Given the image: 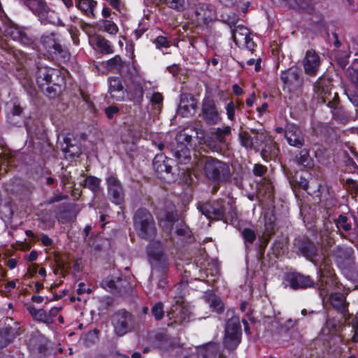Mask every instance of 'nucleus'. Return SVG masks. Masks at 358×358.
<instances>
[{"label":"nucleus","instance_id":"f257e3e1","mask_svg":"<svg viewBox=\"0 0 358 358\" xmlns=\"http://www.w3.org/2000/svg\"><path fill=\"white\" fill-rule=\"evenodd\" d=\"M320 280L317 283L320 296L324 299L329 296L331 305L338 311L343 312L345 307V297L343 294L331 292V287L336 284L334 271L324 263L319 269Z\"/></svg>","mask_w":358,"mask_h":358},{"label":"nucleus","instance_id":"f03ea898","mask_svg":"<svg viewBox=\"0 0 358 358\" xmlns=\"http://www.w3.org/2000/svg\"><path fill=\"white\" fill-rule=\"evenodd\" d=\"M36 83L41 90L49 97H55L64 88V78L56 69L47 66L38 67Z\"/></svg>","mask_w":358,"mask_h":358},{"label":"nucleus","instance_id":"7ed1b4c3","mask_svg":"<svg viewBox=\"0 0 358 358\" xmlns=\"http://www.w3.org/2000/svg\"><path fill=\"white\" fill-rule=\"evenodd\" d=\"M24 3L38 18L41 24L64 27V23L54 10L50 9L45 0H24Z\"/></svg>","mask_w":358,"mask_h":358},{"label":"nucleus","instance_id":"20e7f679","mask_svg":"<svg viewBox=\"0 0 358 358\" xmlns=\"http://www.w3.org/2000/svg\"><path fill=\"white\" fill-rule=\"evenodd\" d=\"M134 224L138 234L143 238L155 236L156 228L152 215L144 208L138 209L134 217Z\"/></svg>","mask_w":358,"mask_h":358},{"label":"nucleus","instance_id":"39448f33","mask_svg":"<svg viewBox=\"0 0 358 358\" xmlns=\"http://www.w3.org/2000/svg\"><path fill=\"white\" fill-rule=\"evenodd\" d=\"M241 341V327L238 317L229 319L225 328L224 345L229 350H234L239 345Z\"/></svg>","mask_w":358,"mask_h":358},{"label":"nucleus","instance_id":"423d86ee","mask_svg":"<svg viewBox=\"0 0 358 358\" xmlns=\"http://www.w3.org/2000/svg\"><path fill=\"white\" fill-rule=\"evenodd\" d=\"M204 171L206 176L215 181H223L229 176V168L227 164L214 158H207Z\"/></svg>","mask_w":358,"mask_h":358},{"label":"nucleus","instance_id":"0eeeda50","mask_svg":"<svg viewBox=\"0 0 358 358\" xmlns=\"http://www.w3.org/2000/svg\"><path fill=\"white\" fill-rule=\"evenodd\" d=\"M41 45L51 57H60L64 60L69 59V53L62 48L54 34L43 36L41 38Z\"/></svg>","mask_w":358,"mask_h":358},{"label":"nucleus","instance_id":"6e6552de","mask_svg":"<svg viewBox=\"0 0 358 358\" xmlns=\"http://www.w3.org/2000/svg\"><path fill=\"white\" fill-rule=\"evenodd\" d=\"M232 38L240 48H246L252 51L255 47L249 29L243 25L238 24L234 27L232 30Z\"/></svg>","mask_w":358,"mask_h":358},{"label":"nucleus","instance_id":"1a4fd4ad","mask_svg":"<svg viewBox=\"0 0 358 358\" xmlns=\"http://www.w3.org/2000/svg\"><path fill=\"white\" fill-rule=\"evenodd\" d=\"M280 79L289 91L299 90L303 85V78L301 76V71L296 66H292L282 71L280 73Z\"/></svg>","mask_w":358,"mask_h":358},{"label":"nucleus","instance_id":"9d476101","mask_svg":"<svg viewBox=\"0 0 358 358\" xmlns=\"http://www.w3.org/2000/svg\"><path fill=\"white\" fill-rule=\"evenodd\" d=\"M147 255L152 266L164 264L166 262L164 246L159 241L150 242L147 247Z\"/></svg>","mask_w":358,"mask_h":358},{"label":"nucleus","instance_id":"9b49d317","mask_svg":"<svg viewBox=\"0 0 358 358\" xmlns=\"http://www.w3.org/2000/svg\"><path fill=\"white\" fill-rule=\"evenodd\" d=\"M321 64L320 55L314 50L306 51L303 59V66L305 73L310 76L317 75Z\"/></svg>","mask_w":358,"mask_h":358},{"label":"nucleus","instance_id":"f8f14e48","mask_svg":"<svg viewBox=\"0 0 358 358\" xmlns=\"http://www.w3.org/2000/svg\"><path fill=\"white\" fill-rule=\"evenodd\" d=\"M108 193L113 203L120 205L124 201L122 187L115 176H110L106 179Z\"/></svg>","mask_w":358,"mask_h":358},{"label":"nucleus","instance_id":"ddd939ff","mask_svg":"<svg viewBox=\"0 0 358 358\" xmlns=\"http://www.w3.org/2000/svg\"><path fill=\"white\" fill-rule=\"evenodd\" d=\"M285 136L291 146L301 148L304 144L303 132L294 124H288L286 126Z\"/></svg>","mask_w":358,"mask_h":358},{"label":"nucleus","instance_id":"4468645a","mask_svg":"<svg viewBox=\"0 0 358 358\" xmlns=\"http://www.w3.org/2000/svg\"><path fill=\"white\" fill-rule=\"evenodd\" d=\"M215 17L213 6L206 4H199L194 10L192 16L194 20L199 24H206Z\"/></svg>","mask_w":358,"mask_h":358},{"label":"nucleus","instance_id":"2eb2a0df","mask_svg":"<svg viewBox=\"0 0 358 358\" xmlns=\"http://www.w3.org/2000/svg\"><path fill=\"white\" fill-rule=\"evenodd\" d=\"M129 317V313L124 310L116 313L113 316L112 323L117 336H122L129 331L128 320Z\"/></svg>","mask_w":358,"mask_h":358},{"label":"nucleus","instance_id":"dca6fc26","mask_svg":"<svg viewBox=\"0 0 358 358\" xmlns=\"http://www.w3.org/2000/svg\"><path fill=\"white\" fill-rule=\"evenodd\" d=\"M202 113L204 120L208 124H215L220 120L219 113L214 101L210 98H205L202 103Z\"/></svg>","mask_w":358,"mask_h":358},{"label":"nucleus","instance_id":"f3484780","mask_svg":"<svg viewBox=\"0 0 358 358\" xmlns=\"http://www.w3.org/2000/svg\"><path fill=\"white\" fill-rule=\"evenodd\" d=\"M196 108V102L192 96L182 94L180 96V102L177 113L182 117H188L193 115Z\"/></svg>","mask_w":358,"mask_h":358},{"label":"nucleus","instance_id":"a211bd4d","mask_svg":"<svg viewBox=\"0 0 358 358\" xmlns=\"http://www.w3.org/2000/svg\"><path fill=\"white\" fill-rule=\"evenodd\" d=\"M287 282L293 289H306L314 285L313 280L308 276L300 273H292L287 276Z\"/></svg>","mask_w":358,"mask_h":358},{"label":"nucleus","instance_id":"6ab92c4d","mask_svg":"<svg viewBox=\"0 0 358 358\" xmlns=\"http://www.w3.org/2000/svg\"><path fill=\"white\" fill-rule=\"evenodd\" d=\"M200 212L208 220H222L224 208L218 204L204 203L199 207Z\"/></svg>","mask_w":358,"mask_h":358},{"label":"nucleus","instance_id":"aec40b11","mask_svg":"<svg viewBox=\"0 0 358 358\" xmlns=\"http://www.w3.org/2000/svg\"><path fill=\"white\" fill-rule=\"evenodd\" d=\"M343 90L349 101L358 106V73H355L350 83L343 86Z\"/></svg>","mask_w":358,"mask_h":358},{"label":"nucleus","instance_id":"412c9836","mask_svg":"<svg viewBox=\"0 0 358 358\" xmlns=\"http://www.w3.org/2000/svg\"><path fill=\"white\" fill-rule=\"evenodd\" d=\"M108 92L111 96L116 101H122L124 99L125 93L123 90L122 85L117 77H110L108 80Z\"/></svg>","mask_w":358,"mask_h":358},{"label":"nucleus","instance_id":"4be33fe9","mask_svg":"<svg viewBox=\"0 0 358 358\" xmlns=\"http://www.w3.org/2000/svg\"><path fill=\"white\" fill-rule=\"evenodd\" d=\"M172 159L166 157L164 154L157 155L153 159V167L155 171L162 174L163 173H169L171 171L172 166L171 163Z\"/></svg>","mask_w":358,"mask_h":358},{"label":"nucleus","instance_id":"5701e85b","mask_svg":"<svg viewBox=\"0 0 358 358\" xmlns=\"http://www.w3.org/2000/svg\"><path fill=\"white\" fill-rule=\"evenodd\" d=\"M76 7L85 15L95 18L94 10L97 6V1L95 0H75Z\"/></svg>","mask_w":358,"mask_h":358},{"label":"nucleus","instance_id":"b1692460","mask_svg":"<svg viewBox=\"0 0 358 358\" xmlns=\"http://www.w3.org/2000/svg\"><path fill=\"white\" fill-rule=\"evenodd\" d=\"M129 99L135 103H141L143 97V89L142 84L138 81H132L127 89Z\"/></svg>","mask_w":358,"mask_h":358},{"label":"nucleus","instance_id":"393cba45","mask_svg":"<svg viewBox=\"0 0 358 358\" xmlns=\"http://www.w3.org/2000/svg\"><path fill=\"white\" fill-rule=\"evenodd\" d=\"M173 155L180 163L185 164L189 160L190 152L187 145L185 143L176 142V145L171 148Z\"/></svg>","mask_w":358,"mask_h":358},{"label":"nucleus","instance_id":"a878e982","mask_svg":"<svg viewBox=\"0 0 358 358\" xmlns=\"http://www.w3.org/2000/svg\"><path fill=\"white\" fill-rule=\"evenodd\" d=\"M13 41H18L21 44H27L29 41L24 30L15 25L8 27L5 31Z\"/></svg>","mask_w":358,"mask_h":358},{"label":"nucleus","instance_id":"bb28decb","mask_svg":"<svg viewBox=\"0 0 358 358\" xmlns=\"http://www.w3.org/2000/svg\"><path fill=\"white\" fill-rule=\"evenodd\" d=\"M26 308L34 320L50 324V316L48 315V313L44 309H37L31 305L26 306Z\"/></svg>","mask_w":358,"mask_h":358},{"label":"nucleus","instance_id":"cd10ccee","mask_svg":"<svg viewBox=\"0 0 358 358\" xmlns=\"http://www.w3.org/2000/svg\"><path fill=\"white\" fill-rule=\"evenodd\" d=\"M160 225L163 228L169 229L170 231L177 220V213L175 209H171L170 211L166 213L164 215H159Z\"/></svg>","mask_w":358,"mask_h":358},{"label":"nucleus","instance_id":"c85d7f7f","mask_svg":"<svg viewBox=\"0 0 358 358\" xmlns=\"http://www.w3.org/2000/svg\"><path fill=\"white\" fill-rule=\"evenodd\" d=\"M16 336V331L11 327L0 329V348L6 347Z\"/></svg>","mask_w":358,"mask_h":358},{"label":"nucleus","instance_id":"c756f323","mask_svg":"<svg viewBox=\"0 0 358 358\" xmlns=\"http://www.w3.org/2000/svg\"><path fill=\"white\" fill-rule=\"evenodd\" d=\"M252 131L251 130L244 131L238 134L241 145L246 150H253L254 143H252Z\"/></svg>","mask_w":358,"mask_h":358},{"label":"nucleus","instance_id":"7c9ffc66","mask_svg":"<svg viewBox=\"0 0 358 358\" xmlns=\"http://www.w3.org/2000/svg\"><path fill=\"white\" fill-rule=\"evenodd\" d=\"M95 40L97 48L103 54L113 52V46L109 41L100 36H96Z\"/></svg>","mask_w":358,"mask_h":358},{"label":"nucleus","instance_id":"2f4dec72","mask_svg":"<svg viewBox=\"0 0 358 358\" xmlns=\"http://www.w3.org/2000/svg\"><path fill=\"white\" fill-rule=\"evenodd\" d=\"M329 81L319 78L314 85V90L322 99H324V96L329 92Z\"/></svg>","mask_w":358,"mask_h":358},{"label":"nucleus","instance_id":"473e14b6","mask_svg":"<svg viewBox=\"0 0 358 358\" xmlns=\"http://www.w3.org/2000/svg\"><path fill=\"white\" fill-rule=\"evenodd\" d=\"M99 23L102 30L109 34L115 35L118 32L117 25L112 20H100Z\"/></svg>","mask_w":358,"mask_h":358},{"label":"nucleus","instance_id":"72a5a7b5","mask_svg":"<svg viewBox=\"0 0 358 358\" xmlns=\"http://www.w3.org/2000/svg\"><path fill=\"white\" fill-rule=\"evenodd\" d=\"M296 162L299 164L305 167H310L313 165V161L309 155V152L306 149L300 151L299 156L296 157Z\"/></svg>","mask_w":358,"mask_h":358},{"label":"nucleus","instance_id":"f704fd0d","mask_svg":"<svg viewBox=\"0 0 358 358\" xmlns=\"http://www.w3.org/2000/svg\"><path fill=\"white\" fill-rule=\"evenodd\" d=\"M340 327V323L338 320L334 318L329 319L327 320L324 327L322 329V332L324 334H326V330H327L328 332L327 334H335Z\"/></svg>","mask_w":358,"mask_h":358},{"label":"nucleus","instance_id":"c9c22d12","mask_svg":"<svg viewBox=\"0 0 358 358\" xmlns=\"http://www.w3.org/2000/svg\"><path fill=\"white\" fill-rule=\"evenodd\" d=\"M193 136L194 134L192 132V128L189 129H187L180 131L177 134L176 140V142L185 143L187 145L191 142Z\"/></svg>","mask_w":358,"mask_h":358},{"label":"nucleus","instance_id":"e433bc0d","mask_svg":"<svg viewBox=\"0 0 358 358\" xmlns=\"http://www.w3.org/2000/svg\"><path fill=\"white\" fill-rule=\"evenodd\" d=\"M100 179L94 176H89L85 179V186L89 188L94 193L99 189Z\"/></svg>","mask_w":358,"mask_h":358},{"label":"nucleus","instance_id":"4c0bfd02","mask_svg":"<svg viewBox=\"0 0 358 358\" xmlns=\"http://www.w3.org/2000/svg\"><path fill=\"white\" fill-rule=\"evenodd\" d=\"M152 314L155 317V320H159L164 316V307L161 302L155 303L152 308Z\"/></svg>","mask_w":358,"mask_h":358},{"label":"nucleus","instance_id":"58836bf2","mask_svg":"<svg viewBox=\"0 0 358 358\" xmlns=\"http://www.w3.org/2000/svg\"><path fill=\"white\" fill-rule=\"evenodd\" d=\"M121 58L120 56L116 55L114 57L110 59L106 62V67L110 71L118 69L121 66Z\"/></svg>","mask_w":358,"mask_h":358},{"label":"nucleus","instance_id":"ea45409f","mask_svg":"<svg viewBox=\"0 0 358 358\" xmlns=\"http://www.w3.org/2000/svg\"><path fill=\"white\" fill-rule=\"evenodd\" d=\"M252 131V143H254L253 150H257L259 145L264 140V135L263 133H260L255 130H251Z\"/></svg>","mask_w":358,"mask_h":358},{"label":"nucleus","instance_id":"a19ab883","mask_svg":"<svg viewBox=\"0 0 358 358\" xmlns=\"http://www.w3.org/2000/svg\"><path fill=\"white\" fill-rule=\"evenodd\" d=\"M301 251L306 257H312L316 255V248L310 242H308L306 245L302 247Z\"/></svg>","mask_w":358,"mask_h":358},{"label":"nucleus","instance_id":"79ce46f5","mask_svg":"<svg viewBox=\"0 0 358 358\" xmlns=\"http://www.w3.org/2000/svg\"><path fill=\"white\" fill-rule=\"evenodd\" d=\"M210 307L217 313L222 312L224 309L222 301L215 296H213L210 299Z\"/></svg>","mask_w":358,"mask_h":358},{"label":"nucleus","instance_id":"37998d69","mask_svg":"<svg viewBox=\"0 0 358 358\" xmlns=\"http://www.w3.org/2000/svg\"><path fill=\"white\" fill-rule=\"evenodd\" d=\"M231 128L230 126H227L223 129L217 128L215 132V138L220 142L224 140V136L229 135L231 133Z\"/></svg>","mask_w":358,"mask_h":358},{"label":"nucleus","instance_id":"c03bdc74","mask_svg":"<svg viewBox=\"0 0 358 358\" xmlns=\"http://www.w3.org/2000/svg\"><path fill=\"white\" fill-rule=\"evenodd\" d=\"M116 282L114 279L106 278L101 282V286L108 291L113 292L117 289Z\"/></svg>","mask_w":358,"mask_h":358},{"label":"nucleus","instance_id":"a18cd8bd","mask_svg":"<svg viewBox=\"0 0 358 358\" xmlns=\"http://www.w3.org/2000/svg\"><path fill=\"white\" fill-rule=\"evenodd\" d=\"M155 43L156 45V48L162 50L163 48H167L170 46V43L167 40V38L164 36H158L155 41Z\"/></svg>","mask_w":358,"mask_h":358},{"label":"nucleus","instance_id":"49530a36","mask_svg":"<svg viewBox=\"0 0 358 358\" xmlns=\"http://www.w3.org/2000/svg\"><path fill=\"white\" fill-rule=\"evenodd\" d=\"M336 224L338 228H342L345 231H348L350 229L351 226L348 223V217L345 215H341L336 222Z\"/></svg>","mask_w":358,"mask_h":358},{"label":"nucleus","instance_id":"de8ad7c7","mask_svg":"<svg viewBox=\"0 0 358 358\" xmlns=\"http://www.w3.org/2000/svg\"><path fill=\"white\" fill-rule=\"evenodd\" d=\"M242 236L244 240L249 243H253L256 238L255 231L250 229H244L242 231Z\"/></svg>","mask_w":358,"mask_h":358},{"label":"nucleus","instance_id":"09e8293b","mask_svg":"<svg viewBox=\"0 0 358 358\" xmlns=\"http://www.w3.org/2000/svg\"><path fill=\"white\" fill-rule=\"evenodd\" d=\"M235 110L236 106L233 101L229 102L226 106V112L227 118L230 121H234L235 119Z\"/></svg>","mask_w":358,"mask_h":358},{"label":"nucleus","instance_id":"8fccbe9b","mask_svg":"<svg viewBox=\"0 0 358 358\" xmlns=\"http://www.w3.org/2000/svg\"><path fill=\"white\" fill-rule=\"evenodd\" d=\"M192 132L195 135L199 143L205 141V131L201 128L192 127Z\"/></svg>","mask_w":358,"mask_h":358},{"label":"nucleus","instance_id":"3c124183","mask_svg":"<svg viewBox=\"0 0 358 358\" xmlns=\"http://www.w3.org/2000/svg\"><path fill=\"white\" fill-rule=\"evenodd\" d=\"M162 101L163 96L159 92H155L150 98V102L152 104L159 105L162 103Z\"/></svg>","mask_w":358,"mask_h":358},{"label":"nucleus","instance_id":"603ef678","mask_svg":"<svg viewBox=\"0 0 358 358\" xmlns=\"http://www.w3.org/2000/svg\"><path fill=\"white\" fill-rule=\"evenodd\" d=\"M16 287V282L15 280L9 281L6 283L4 287V291H1V294L6 296H8L10 291Z\"/></svg>","mask_w":358,"mask_h":358},{"label":"nucleus","instance_id":"864d4df0","mask_svg":"<svg viewBox=\"0 0 358 358\" xmlns=\"http://www.w3.org/2000/svg\"><path fill=\"white\" fill-rule=\"evenodd\" d=\"M261 59L259 58L258 59H249L246 61V64L248 66H251L252 64H255V71H259L261 68Z\"/></svg>","mask_w":358,"mask_h":358},{"label":"nucleus","instance_id":"5fc2aeb1","mask_svg":"<svg viewBox=\"0 0 358 358\" xmlns=\"http://www.w3.org/2000/svg\"><path fill=\"white\" fill-rule=\"evenodd\" d=\"M176 233L178 236H185L188 234L189 229L185 224H180V227H177Z\"/></svg>","mask_w":358,"mask_h":358},{"label":"nucleus","instance_id":"6e6d98bb","mask_svg":"<svg viewBox=\"0 0 358 358\" xmlns=\"http://www.w3.org/2000/svg\"><path fill=\"white\" fill-rule=\"evenodd\" d=\"M92 289L90 288V287H85V285L84 282H80L78 284V287L77 289V293L78 294H84V293H91L92 292Z\"/></svg>","mask_w":358,"mask_h":358},{"label":"nucleus","instance_id":"4d7b16f0","mask_svg":"<svg viewBox=\"0 0 358 358\" xmlns=\"http://www.w3.org/2000/svg\"><path fill=\"white\" fill-rule=\"evenodd\" d=\"M119 109L116 106H109L105 109V113L108 118H112L114 114L117 113Z\"/></svg>","mask_w":358,"mask_h":358},{"label":"nucleus","instance_id":"13d9d810","mask_svg":"<svg viewBox=\"0 0 358 358\" xmlns=\"http://www.w3.org/2000/svg\"><path fill=\"white\" fill-rule=\"evenodd\" d=\"M265 167L261 164H255L254 166V174L258 176H262L265 172Z\"/></svg>","mask_w":358,"mask_h":358},{"label":"nucleus","instance_id":"bf43d9fd","mask_svg":"<svg viewBox=\"0 0 358 358\" xmlns=\"http://www.w3.org/2000/svg\"><path fill=\"white\" fill-rule=\"evenodd\" d=\"M61 310V307H52L49 313H48V315H49L50 316V323L52 322V317H55L56 315H57V314L59 313V312Z\"/></svg>","mask_w":358,"mask_h":358},{"label":"nucleus","instance_id":"052dcab7","mask_svg":"<svg viewBox=\"0 0 358 358\" xmlns=\"http://www.w3.org/2000/svg\"><path fill=\"white\" fill-rule=\"evenodd\" d=\"M22 111V108L20 106L15 104L13 105L12 109L10 110V113L13 115H19Z\"/></svg>","mask_w":358,"mask_h":358},{"label":"nucleus","instance_id":"680f3d73","mask_svg":"<svg viewBox=\"0 0 358 358\" xmlns=\"http://www.w3.org/2000/svg\"><path fill=\"white\" fill-rule=\"evenodd\" d=\"M41 242L45 246H49L52 244V241L48 235H43L41 236Z\"/></svg>","mask_w":358,"mask_h":358},{"label":"nucleus","instance_id":"e2e57ef3","mask_svg":"<svg viewBox=\"0 0 358 358\" xmlns=\"http://www.w3.org/2000/svg\"><path fill=\"white\" fill-rule=\"evenodd\" d=\"M255 93H252L250 96L246 99V105L249 107L252 106L255 101Z\"/></svg>","mask_w":358,"mask_h":358},{"label":"nucleus","instance_id":"0e129e2a","mask_svg":"<svg viewBox=\"0 0 358 358\" xmlns=\"http://www.w3.org/2000/svg\"><path fill=\"white\" fill-rule=\"evenodd\" d=\"M355 334L352 337L353 341L357 342L358 341V317L356 318V324H354Z\"/></svg>","mask_w":358,"mask_h":358},{"label":"nucleus","instance_id":"69168bd1","mask_svg":"<svg viewBox=\"0 0 358 358\" xmlns=\"http://www.w3.org/2000/svg\"><path fill=\"white\" fill-rule=\"evenodd\" d=\"M232 90L234 93L237 96L241 95L243 92L242 88L237 84L233 85Z\"/></svg>","mask_w":358,"mask_h":358},{"label":"nucleus","instance_id":"338daca9","mask_svg":"<svg viewBox=\"0 0 358 358\" xmlns=\"http://www.w3.org/2000/svg\"><path fill=\"white\" fill-rule=\"evenodd\" d=\"M17 263V260L15 259H10L8 261L7 265H8L9 268L13 269L14 268L16 267Z\"/></svg>","mask_w":358,"mask_h":358},{"label":"nucleus","instance_id":"774afa93","mask_svg":"<svg viewBox=\"0 0 358 358\" xmlns=\"http://www.w3.org/2000/svg\"><path fill=\"white\" fill-rule=\"evenodd\" d=\"M198 356L201 357L202 358H206L208 357L206 348L205 347L200 348L198 352Z\"/></svg>","mask_w":358,"mask_h":358}]
</instances>
